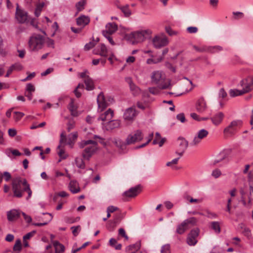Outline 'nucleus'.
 <instances>
[{"instance_id":"obj_5","label":"nucleus","mask_w":253,"mask_h":253,"mask_svg":"<svg viewBox=\"0 0 253 253\" xmlns=\"http://www.w3.org/2000/svg\"><path fill=\"white\" fill-rule=\"evenodd\" d=\"M165 76L163 75L161 71H154L151 76L152 82L158 85L160 88L166 89L168 88L170 83L168 84L167 83L163 84L165 80Z\"/></svg>"},{"instance_id":"obj_45","label":"nucleus","mask_w":253,"mask_h":253,"mask_svg":"<svg viewBox=\"0 0 253 253\" xmlns=\"http://www.w3.org/2000/svg\"><path fill=\"white\" fill-rule=\"evenodd\" d=\"M241 92H242L241 90H238L237 89H230L229 91V94L231 97H235L243 94H240Z\"/></svg>"},{"instance_id":"obj_52","label":"nucleus","mask_w":253,"mask_h":253,"mask_svg":"<svg viewBox=\"0 0 253 253\" xmlns=\"http://www.w3.org/2000/svg\"><path fill=\"white\" fill-rule=\"evenodd\" d=\"M165 30L166 32L169 35V36H173L177 34V32L176 31H174L172 30V29L169 26L166 27Z\"/></svg>"},{"instance_id":"obj_48","label":"nucleus","mask_w":253,"mask_h":253,"mask_svg":"<svg viewBox=\"0 0 253 253\" xmlns=\"http://www.w3.org/2000/svg\"><path fill=\"white\" fill-rule=\"evenodd\" d=\"M140 246H141L140 242L138 241L134 244L130 245L128 247V248L130 250L138 251L140 248Z\"/></svg>"},{"instance_id":"obj_42","label":"nucleus","mask_w":253,"mask_h":253,"mask_svg":"<svg viewBox=\"0 0 253 253\" xmlns=\"http://www.w3.org/2000/svg\"><path fill=\"white\" fill-rule=\"evenodd\" d=\"M187 225L189 226V224L195 225L197 224V219L196 217H192L184 220Z\"/></svg>"},{"instance_id":"obj_56","label":"nucleus","mask_w":253,"mask_h":253,"mask_svg":"<svg viewBox=\"0 0 253 253\" xmlns=\"http://www.w3.org/2000/svg\"><path fill=\"white\" fill-rule=\"evenodd\" d=\"M176 119L182 123L186 121V119L184 113H180L177 114L176 116Z\"/></svg>"},{"instance_id":"obj_17","label":"nucleus","mask_w":253,"mask_h":253,"mask_svg":"<svg viewBox=\"0 0 253 253\" xmlns=\"http://www.w3.org/2000/svg\"><path fill=\"white\" fill-rule=\"evenodd\" d=\"M137 113L135 108L130 107L126 110L124 114V119L126 121H132L136 117Z\"/></svg>"},{"instance_id":"obj_24","label":"nucleus","mask_w":253,"mask_h":253,"mask_svg":"<svg viewBox=\"0 0 253 253\" xmlns=\"http://www.w3.org/2000/svg\"><path fill=\"white\" fill-rule=\"evenodd\" d=\"M118 29V26L115 23H108L105 27V30L102 32V33L108 34H114Z\"/></svg>"},{"instance_id":"obj_49","label":"nucleus","mask_w":253,"mask_h":253,"mask_svg":"<svg viewBox=\"0 0 253 253\" xmlns=\"http://www.w3.org/2000/svg\"><path fill=\"white\" fill-rule=\"evenodd\" d=\"M170 248L169 244H166L163 246L161 248V253H170Z\"/></svg>"},{"instance_id":"obj_41","label":"nucleus","mask_w":253,"mask_h":253,"mask_svg":"<svg viewBox=\"0 0 253 253\" xmlns=\"http://www.w3.org/2000/svg\"><path fill=\"white\" fill-rule=\"evenodd\" d=\"M5 153L8 156H9L10 153H12V155L15 156H20L22 155V154L16 149H8L6 150Z\"/></svg>"},{"instance_id":"obj_26","label":"nucleus","mask_w":253,"mask_h":253,"mask_svg":"<svg viewBox=\"0 0 253 253\" xmlns=\"http://www.w3.org/2000/svg\"><path fill=\"white\" fill-rule=\"evenodd\" d=\"M90 22V19L88 16L81 15L77 18V24L78 25L84 27Z\"/></svg>"},{"instance_id":"obj_43","label":"nucleus","mask_w":253,"mask_h":253,"mask_svg":"<svg viewBox=\"0 0 253 253\" xmlns=\"http://www.w3.org/2000/svg\"><path fill=\"white\" fill-rule=\"evenodd\" d=\"M43 214H48L49 215L50 217H49L48 221L45 222H43V223H33L32 224L34 225V226H44V225H45L47 224L52 219L53 216H52V214L51 213H43Z\"/></svg>"},{"instance_id":"obj_12","label":"nucleus","mask_w":253,"mask_h":253,"mask_svg":"<svg viewBox=\"0 0 253 253\" xmlns=\"http://www.w3.org/2000/svg\"><path fill=\"white\" fill-rule=\"evenodd\" d=\"M242 121L241 120H234L224 128V132L226 134H232L242 126Z\"/></svg>"},{"instance_id":"obj_62","label":"nucleus","mask_w":253,"mask_h":253,"mask_svg":"<svg viewBox=\"0 0 253 253\" xmlns=\"http://www.w3.org/2000/svg\"><path fill=\"white\" fill-rule=\"evenodd\" d=\"M187 31L191 34L196 33L198 31V28L196 27H189L187 28Z\"/></svg>"},{"instance_id":"obj_7","label":"nucleus","mask_w":253,"mask_h":253,"mask_svg":"<svg viewBox=\"0 0 253 253\" xmlns=\"http://www.w3.org/2000/svg\"><path fill=\"white\" fill-rule=\"evenodd\" d=\"M89 72L87 70H84L83 72L78 74L79 76L83 79L85 85V89L87 90H92L95 88L94 82L93 80L89 76Z\"/></svg>"},{"instance_id":"obj_19","label":"nucleus","mask_w":253,"mask_h":253,"mask_svg":"<svg viewBox=\"0 0 253 253\" xmlns=\"http://www.w3.org/2000/svg\"><path fill=\"white\" fill-rule=\"evenodd\" d=\"M94 53L103 57H106L109 55L108 49L106 45L103 43H102L97 46L96 48L94 50Z\"/></svg>"},{"instance_id":"obj_59","label":"nucleus","mask_w":253,"mask_h":253,"mask_svg":"<svg viewBox=\"0 0 253 253\" xmlns=\"http://www.w3.org/2000/svg\"><path fill=\"white\" fill-rule=\"evenodd\" d=\"M221 174L220 170L218 169H214L212 172V175L215 178H218Z\"/></svg>"},{"instance_id":"obj_18","label":"nucleus","mask_w":253,"mask_h":253,"mask_svg":"<svg viewBox=\"0 0 253 253\" xmlns=\"http://www.w3.org/2000/svg\"><path fill=\"white\" fill-rule=\"evenodd\" d=\"M240 84L242 87L241 89L242 92L240 94H245L251 91L253 89V87L251 86L249 79L247 78L243 79L240 82Z\"/></svg>"},{"instance_id":"obj_61","label":"nucleus","mask_w":253,"mask_h":253,"mask_svg":"<svg viewBox=\"0 0 253 253\" xmlns=\"http://www.w3.org/2000/svg\"><path fill=\"white\" fill-rule=\"evenodd\" d=\"M227 93L225 91V90L222 88L219 90L218 95L219 97H221L222 98H224L227 96Z\"/></svg>"},{"instance_id":"obj_34","label":"nucleus","mask_w":253,"mask_h":253,"mask_svg":"<svg viewBox=\"0 0 253 253\" xmlns=\"http://www.w3.org/2000/svg\"><path fill=\"white\" fill-rule=\"evenodd\" d=\"M68 109L71 112V115L73 116L77 115V107L74 105L73 99L71 100V102L69 104Z\"/></svg>"},{"instance_id":"obj_10","label":"nucleus","mask_w":253,"mask_h":253,"mask_svg":"<svg viewBox=\"0 0 253 253\" xmlns=\"http://www.w3.org/2000/svg\"><path fill=\"white\" fill-rule=\"evenodd\" d=\"M152 42L154 47L156 48H160L169 43L168 38L163 34L155 36Z\"/></svg>"},{"instance_id":"obj_36","label":"nucleus","mask_w":253,"mask_h":253,"mask_svg":"<svg viewBox=\"0 0 253 253\" xmlns=\"http://www.w3.org/2000/svg\"><path fill=\"white\" fill-rule=\"evenodd\" d=\"M57 149L58 150L57 153L59 156L63 159H66L67 157V155L65 153L64 146H62L61 144H60L59 145H58Z\"/></svg>"},{"instance_id":"obj_51","label":"nucleus","mask_w":253,"mask_h":253,"mask_svg":"<svg viewBox=\"0 0 253 253\" xmlns=\"http://www.w3.org/2000/svg\"><path fill=\"white\" fill-rule=\"evenodd\" d=\"M36 233V231L33 230L30 232L28 233L23 236V240H27L31 239L33 237Z\"/></svg>"},{"instance_id":"obj_55","label":"nucleus","mask_w":253,"mask_h":253,"mask_svg":"<svg viewBox=\"0 0 253 253\" xmlns=\"http://www.w3.org/2000/svg\"><path fill=\"white\" fill-rule=\"evenodd\" d=\"M193 48L198 52H207V46H203L201 47H198L196 45H194Z\"/></svg>"},{"instance_id":"obj_21","label":"nucleus","mask_w":253,"mask_h":253,"mask_svg":"<svg viewBox=\"0 0 253 253\" xmlns=\"http://www.w3.org/2000/svg\"><path fill=\"white\" fill-rule=\"evenodd\" d=\"M126 82L128 84L130 90L134 96H136L139 94L140 92V88L136 86L132 82V80L130 78H126Z\"/></svg>"},{"instance_id":"obj_53","label":"nucleus","mask_w":253,"mask_h":253,"mask_svg":"<svg viewBox=\"0 0 253 253\" xmlns=\"http://www.w3.org/2000/svg\"><path fill=\"white\" fill-rule=\"evenodd\" d=\"M35 91V86L31 83L27 84L25 91L34 92Z\"/></svg>"},{"instance_id":"obj_13","label":"nucleus","mask_w":253,"mask_h":253,"mask_svg":"<svg viewBox=\"0 0 253 253\" xmlns=\"http://www.w3.org/2000/svg\"><path fill=\"white\" fill-rule=\"evenodd\" d=\"M177 141L178 144V148L175 153L180 157H182L187 148L189 143L185 138L181 136L177 138Z\"/></svg>"},{"instance_id":"obj_50","label":"nucleus","mask_w":253,"mask_h":253,"mask_svg":"<svg viewBox=\"0 0 253 253\" xmlns=\"http://www.w3.org/2000/svg\"><path fill=\"white\" fill-rule=\"evenodd\" d=\"M153 137V133H151V134H149V138H148V140L147 141V142L145 143H143V144L140 145L136 146L135 147V149H139V148H141L142 147L146 146L151 141Z\"/></svg>"},{"instance_id":"obj_2","label":"nucleus","mask_w":253,"mask_h":253,"mask_svg":"<svg viewBox=\"0 0 253 253\" xmlns=\"http://www.w3.org/2000/svg\"><path fill=\"white\" fill-rule=\"evenodd\" d=\"M113 116V111L111 109H109L107 111L101 114L98 118V120H101L103 122L108 121L106 123H102L103 127L106 130H111L120 126V122L119 120H112Z\"/></svg>"},{"instance_id":"obj_11","label":"nucleus","mask_w":253,"mask_h":253,"mask_svg":"<svg viewBox=\"0 0 253 253\" xmlns=\"http://www.w3.org/2000/svg\"><path fill=\"white\" fill-rule=\"evenodd\" d=\"M143 138L142 132L140 130H137L133 133L128 135L126 138V144L130 145L136 142L141 141Z\"/></svg>"},{"instance_id":"obj_28","label":"nucleus","mask_w":253,"mask_h":253,"mask_svg":"<svg viewBox=\"0 0 253 253\" xmlns=\"http://www.w3.org/2000/svg\"><path fill=\"white\" fill-rule=\"evenodd\" d=\"M69 188L70 191L74 194L78 193L80 190L78 183L77 181L74 180L70 181Z\"/></svg>"},{"instance_id":"obj_27","label":"nucleus","mask_w":253,"mask_h":253,"mask_svg":"<svg viewBox=\"0 0 253 253\" xmlns=\"http://www.w3.org/2000/svg\"><path fill=\"white\" fill-rule=\"evenodd\" d=\"M33 1L35 3L36 7L34 12L35 15L38 17L41 13V11L42 10V8L44 5V3L43 2H39V0H31Z\"/></svg>"},{"instance_id":"obj_40","label":"nucleus","mask_w":253,"mask_h":253,"mask_svg":"<svg viewBox=\"0 0 253 253\" xmlns=\"http://www.w3.org/2000/svg\"><path fill=\"white\" fill-rule=\"evenodd\" d=\"M75 162L78 168L82 169H84L85 168L84 162L82 158H76L75 159Z\"/></svg>"},{"instance_id":"obj_44","label":"nucleus","mask_w":253,"mask_h":253,"mask_svg":"<svg viewBox=\"0 0 253 253\" xmlns=\"http://www.w3.org/2000/svg\"><path fill=\"white\" fill-rule=\"evenodd\" d=\"M22 249L21 241L20 239L16 240L15 243L13 247V250L14 251H20Z\"/></svg>"},{"instance_id":"obj_4","label":"nucleus","mask_w":253,"mask_h":253,"mask_svg":"<svg viewBox=\"0 0 253 253\" xmlns=\"http://www.w3.org/2000/svg\"><path fill=\"white\" fill-rule=\"evenodd\" d=\"M44 43L43 36L35 34L31 37L29 41V47L31 51H37L42 49Z\"/></svg>"},{"instance_id":"obj_32","label":"nucleus","mask_w":253,"mask_h":253,"mask_svg":"<svg viewBox=\"0 0 253 253\" xmlns=\"http://www.w3.org/2000/svg\"><path fill=\"white\" fill-rule=\"evenodd\" d=\"M210 227L216 233L219 234L221 232L220 224L218 221L211 222L210 223Z\"/></svg>"},{"instance_id":"obj_54","label":"nucleus","mask_w":253,"mask_h":253,"mask_svg":"<svg viewBox=\"0 0 253 253\" xmlns=\"http://www.w3.org/2000/svg\"><path fill=\"white\" fill-rule=\"evenodd\" d=\"M102 34L108 40L110 44H111L113 45L115 44V42H114L113 40L112 39L111 36V34H108L106 33H102Z\"/></svg>"},{"instance_id":"obj_22","label":"nucleus","mask_w":253,"mask_h":253,"mask_svg":"<svg viewBox=\"0 0 253 253\" xmlns=\"http://www.w3.org/2000/svg\"><path fill=\"white\" fill-rule=\"evenodd\" d=\"M224 116L223 113L219 112L211 117V120L213 125L218 126L222 122Z\"/></svg>"},{"instance_id":"obj_20","label":"nucleus","mask_w":253,"mask_h":253,"mask_svg":"<svg viewBox=\"0 0 253 253\" xmlns=\"http://www.w3.org/2000/svg\"><path fill=\"white\" fill-rule=\"evenodd\" d=\"M196 108L199 113H203L207 109L206 101L203 97L199 98L196 104Z\"/></svg>"},{"instance_id":"obj_16","label":"nucleus","mask_w":253,"mask_h":253,"mask_svg":"<svg viewBox=\"0 0 253 253\" xmlns=\"http://www.w3.org/2000/svg\"><path fill=\"white\" fill-rule=\"evenodd\" d=\"M209 134V132L205 129L199 130L197 134L194 137L193 141L190 143L191 146H196L200 143L201 140L206 138Z\"/></svg>"},{"instance_id":"obj_1","label":"nucleus","mask_w":253,"mask_h":253,"mask_svg":"<svg viewBox=\"0 0 253 253\" xmlns=\"http://www.w3.org/2000/svg\"><path fill=\"white\" fill-rule=\"evenodd\" d=\"M12 188L14 196L15 197H22L24 192L28 193L27 200L30 198L32 196V191L30 189V185L25 178H22L20 177L14 178L12 182Z\"/></svg>"},{"instance_id":"obj_37","label":"nucleus","mask_w":253,"mask_h":253,"mask_svg":"<svg viewBox=\"0 0 253 253\" xmlns=\"http://www.w3.org/2000/svg\"><path fill=\"white\" fill-rule=\"evenodd\" d=\"M117 224L115 221H113L112 220H109L106 224L107 229L110 232L113 231L117 226Z\"/></svg>"},{"instance_id":"obj_6","label":"nucleus","mask_w":253,"mask_h":253,"mask_svg":"<svg viewBox=\"0 0 253 253\" xmlns=\"http://www.w3.org/2000/svg\"><path fill=\"white\" fill-rule=\"evenodd\" d=\"M114 101V99L111 96L105 97L103 92H100L97 96V102L98 109L100 111H103L110 103Z\"/></svg>"},{"instance_id":"obj_15","label":"nucleus","mask_w":253,"mask_h":253,"mask_svg":"<svg viewBox=\"0 0 253 253\" xmlns=\"http://www.w3.org/2000/svg\"><path fill=\"white\" fill-rule=\"evenodd\" d=\"M141 186L138 185L134 187L130 188L128 190L125 191L123 194L125 200L127 201V198H133L136 196L141 192Z\"/></svg>"},{"instance_id":"obj_3","label":"nucleus","mask_w":253,"mask_h":253,"mask_svg":"<svg viewBox=\"0 0 253 253\" xmlns=\"http://www.w3.org/2000/svg\"><path fill=\"white\" fill-rule=\"evenodd\" d=\"M80 148H84L82 156L88 160L93 153L97 150L98 143L96 141L92 140H83L79 143Z\"/></svg>"},{"instance_id":"obj_31","label":"nucleus","mask_w":253,"mask_h":253,"mask_svg":"<svg viewBox=\"0 0 253 253\" xmlns=\"http://www.w3.org/2000/svg\"><path fill=\"white\" fill-rule=\"evenodd\" d=\"M86 4V0H81L76 3L75 7L77 10V14L83 11Z\"/></svg>"},{"instance_id":"obj_23","label":"nucleus","mask_w":253,"mask_h":253,"mask_svg":"<svg viewBox=\"0 0 253 253\" xmlns=\"http://www.w3.org/2000/svg\"><path fill=\"white\" fill-rule=\"evenodd\" d=\"M112 142L120 150L122 151H124L126 150V146L128 145L126 144V141H123L122 139L119 138H115L112 141Z\"/></svg>"},{"instance_id":"obj_35","label":"nucleus","mask_w":253,"mask_h":253,"mask_svg":"<svg viewBox=\"0 0 253 253\" xmlns=\"http://www.w3.org/2000/svg\"><path fill=\"white\" fill-rule=\"evenodd\" d=\"M118 7L121 10L122 12L124 14L126 17H128L130 15L131 11L129 9L128 5H126L123 6H118Z\"/></svg>"},{"instance_id":"obj_25","label":"nucleus","mask_w":253,"mask_h":253,"mask_svg":"<svg viewBox=\"0 0 253 253\" xmlns=\"http://www.w3.org/2000/svg\"><path fill=\"white\" fill-rule=\"evenodd\" d=\"M20 215V212L16 210H12L7 213V219L10 221H14L17 220Z\"/></svg>"},{"instance_id":"obj_29","label":"nucleus","mask_w":253,"mask_h":253,"mask_svg":"<svg viewBox=\"0 0 253 253\" xmlns=\"http://www.w3.org/2000/svg\"><path fill=\"white\" fill-rule=\"evenodd\" d=\"M189 227L187 225L184 220L180 224L178 225L177 227L176 232L179 234H183L187 230L189 229Z\"/></svg>"},{"instance_id":"obj_38","label":"nucleus","mask_w":253,"mask_h":253,"mask_svg":"<svg viewBox=\"0 0 253 253\" xmlns=\"http://www.w3.org/2000/svg\"><path fill=\"white\" fill-rule=\"evenodd\" d=\"M84 84L82 83H79L74 90V93L77 98H80L82 95V93L78 90V89H82L84 90Z\"/></svg>"},{"instance_id":"obj_57","label":"nucleus","mask_w":253,"mask_h":253,"mask_svg":"<svg viewBox=\"0 0 253 253\" xmlns=\"http://www.w3.org/2000/svg\"><path fill=\"white\" fill-rule=\"evenodd\" d=\"M2 177L4 178L5 181H8L11 178V175L10 173L7 171H5L3 173H2Z\"/></svg>"},{"instance_id":"obj_47","label":"nucleus","mask_w":253,"mask_h":253,"mask_svg":"<svg viewBox=\"0 0 253 253\" xmlns=\"http://www.w3.org/2000/svg\"><path fill=\"white\" fill-rule=\"evenodd\" d=\"M71 229L72 231V233L74 236H77L81 231V227L80 225H78L77 226H72L71 227Z\"/></svg>"},{"instance_id":"obj_60","label":"nucleus","mask_w":253,"mask_h":253,"mask_svg":"<svg viewBox=\"0 0 253 253\" xmlns=\"http://www.w3.org/2000/svg\"><path fill=\"white\" fill-rule=\"evenodd\" d=\"M11 66L14 70L20 71L23 68L22 65L18 63L14 64Z\"/></svg>"},{"instance_id":"obj_8","label":"nucleus","mask_w":253,"mask_h":253,"mask_svg":"<svg viewBox=\"0 0 253 253\" xmlns=\"http://www.w3.org/2000/svg\"><path fill=\"white\" fill-rule=\"evenodd\" d=\"M152 33L150 29L137 31L132 33V37L136 43L141 42L147 38H149Z\"/></svg>"},{"instance_id":"obj_46","label":"nucleus","mask_w":253,"mask_h":253,"mask_svg":"<svg viewBox=\"0 0 253 253\" xmlns=\"http://www.w3.org/2000/svg\"><path fill=\"white\" fill-rule=\"evenodd\" d=\"M24 115L25 114L22 112H14L13 118L16 122H18L20 120Z\"/></svg>"},{"instance_id":"obj_63","label":"nucleus","mask_w":253,"mask_h":253,"mask_svg":"<svg viewBox=\"0 0 253 253\" xmlns=\"http://www.w3.org/2000/svg\"><path fill=\"white\" fill-rule=\"evenodd\" d=\"M94 46V43L93 42H89L87 43L84 45V49L86 50H89L91 48H92Z\"/></svg>"},{"instance_id":"obj_39","label":"nucleus","mask_w":253,"mask_h":253,"mask_svg":"<svg viewBox=\"0 0 253 253\" xmlns=\"http://www.w3.org/2000/svg\"><path fill=\"white\" fill-rule=\"evenodd\" d=\"M181 157H179L178 158L174 159L170 162H169L166 164V166L168 167H170L172 168L173 169H177V168L176 166H174V165H176L177 164L179 159H180Z\"/></svg>"},{"instance_id":"obj_9","label":"nucleus","mask_w":253,"mask_h":253,"mask_svg":"<svg viewBox=\"0 0 253 253\" xmlns=\"http://www.w3.org/2000/svg\"><path fill=\"white\" fill-rule=\"evenodd\" d=\"M15 18L19 23H26L30 19L28 12L23 9H20L19 5L17 4L15 12Z\"/></svg>"},{"instance_id":"obj_30","label":"nucleus","mask_w":253,"mask_h":253,"mask_svg":"<svg viewBox=\"0 0 253 253\" xmlns=\"http://www.w3.org/2000/svg\"><path fill=\"white\" fill-rule=\"evenodd\" d=\"M53 244L55 248V253H62L64 252V246L60 244L58 241H54Z\"/></svg>"},{"instance_id":"obj_64","label":"nucleus","mask_w":253,"mask_h":253,"mask_svg":"<svg viewBox=\"0 0 253 253\" xmlns=\"http://www.w3.org/2000/svg\"><path fill=\"white\" fill-rule=\"evenodd\" d=\"M118 210H119V209L117 207L113 206H110L107 209V211H109V212H110L111 213H112Z\"/></svg>"},{"instance_id":"obj_33","label":"nucleus","mask_w":253,"mask_h":253,"mask_svg":"<svg viewBox=\"0 0 253 253\" xmlns=\"http://www.w3.org/2000/svg\"><path fill=\"white\" fill-rule=\"evenodd\" d=\"M223 48L219 45L207 47V52L211 53H215L222 50Z\"/></svg>"},{"instance_id":"obj_14","label":"nucleus","mask_w":253,"mask_h":253,"mask_svg":"<svg viewBox=\"0 0 253 253\" xmlns=\"http://www.w3.org/2000/svg\"><path fill=\"white\" fill-rule=\"evenodd\" d=\"M200 232L199 228H196L191 230L188 234L187 243L190 246H194L197 243V238Z\"/></svg>"},{"instance_id":"obj_58","label":"nucleus","mask_w":253,"mask_h":253,"mask_svg":"<svg viewBox=\"0 0 253 253\" xmlns=\"http://www.w3.org/2000/svg\"><path fill=\"white\" fill-rule=\"evenodd\" d=\"M233 14L236 19L242 18L244 17V13L241 12H233Z\"/></svg>"}]
</instances>
